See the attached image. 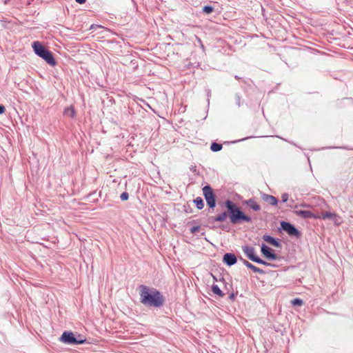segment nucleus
<instances>
[{
	"instance_id": "nucleus-4",
	"label": "nucleus",
	"mask_w": 353,
	"mask_h": 353,
	"mask_svg": "<svg viewBox=\"0 0 353 353\" xmlns=\"http://www.w3.org/2000/svg\"><path fill=\"white\" fill-rule=\"evenodd\" d=\"M60 341L65 344L80 345L83 344L86 341V339L80 334L76 337L73 332L65 331L60 337Z\"/></svg>"
},
{
	"instance_id": "nucleus-26",
	"label": "nucleus",
	"mask_w": 353,
	"mask_h": 353,
	"mask_svg": "<svg viewBox=\"0 0 353 353\" xmlns=\"http://www.w3.org/2000/svg\"><path fill=\"white\" fill-rule=\"evenodd\" d=\"M236 103L239 108L241 106V96L239 94H235Z\"/></svg>"
},
{
	"instance_id": "nucleus-8",
	"label": "nucleus",
	"mask_w": 353,
	"mask_h": 353,
	"mask_svg": "<svg viewBox=\"0 0 353 353\" xmlns=\"http://www.w3.org/2000/svg\"><path fill=\"white\" fill-rule=\"evenodd\" d=\"M242 250L245 255L252 261H254L255 259L258 257L256 254V250L254 247L250 245H243Z\"/></svg>"
},
{
	"instance_id": "nucleus-28",
	"label": "nucleus",
	"mask_w": 353,
	"mask_h": 353,
	"mask_svg": "<svg viewBox=\"0 0 353 353\" xmlns=\"http://www.w3.org/2000/svg\"><path fill=\"white\" fill-rule=\"evenodd\" d=\"M273 246L276 247V248H281V243L279 241L278 239H275V241L272 243V245Z\"/></svg>"
},
{
	"instance_id": "nucleus-2",
	"label": "nucleus",
	"mask_w": 353,
	"mask_h": 353,
	"mask_svg": "<svg viewBox=\"0 0 353 353\" xmlns=\"http://www.w3.org/2000/svg\"><path fill=\"white\" fill-rule=\"evenodd\" d=\"M140 302L146 307H161L164 305L165 298L156 288L145 285L139 286Z\"/></svg>"
},
{
	"instance_id": "nucleus-13",
	"label": "nucleus",
	"mask_w": 353,
	"mask_h": 353,
	"mask_svg": "<svg viewBox=\"0 0 353 353\" xmlns=\"http://www.w3.org/2000/svg\"><path fill=\"white\" fill-rule=\"evenodd\" d=\"M319 218L318 219H333L336 216L334 213H332L330 212H326L325 213H322L321 214H319Z\"/></svg>"
},
{
	"instance_id": "nucleus-25",
	"label": "nucleus",
	"mask_w": 353,
	"mask_h": 353,
	"mask_svg": "<svg viewBox=\"0 0 353 353\" xmlns=\"http://www.w3.org/2000/svg\"><path fill=\"white\" fill-rule=\"evenodd\" d=\"M120 198L122 201H126L129 198V194L128 192H124L121 194Z\"/></svg>"
},
{
	"instance_id": "nucleus-18",
	"label": "nucleus",
	"mask_w": 353,
	"mask_h": 353,
	"mask_svg": "<svg viewBox=\"0 0 353 353\" xmlns=\"http://www.w3.org/2000/svg\"><path fill=\"white\" fill-rule=\"evenodd\" d=\"M194 203L199 210H202L204 207V203L201 197H196L194 200Z\"/></svg>"
},
{
	"instance_id": "nucleus-31",
	"label": "nucleus",
	"mask_w": 353,
	"mask_h": 353,
	"mask_svg": "<svg viewBox=\"0 0 353 353\" xmlns=\"http://www.w3.org/2000/svg\"><path fill=\"white\" fill-rule=\"evenodd\" d=\"M5 107L0 104V114H3L5 112Z\"/></svg>"
},
{
	"instance_id": "nucleus-7",
	"label": "nucleus",
	"mask_w": 353,
	"mask_h": 353,
	"mask_svg": "<svg viewBox=\"0 0 353 353\" xmlns=\"http://www.w3.org/2000/svg\"><path fill=\"white\" fill-rule=\"evenodd\" d=\"M261 252L268 260H276L279 258L278 255L274 253V251L264 243H262L261 246Z\"/></svg>"
},
{
	"instance_id": "nucleus-38",
	"label": "nucleus",
	"mask_w": 353,
	"mask_h": 353,
	"mask_svg": "<svg viewBox=\"0 0 353 353\" xmlns=\"http://www.w3.org/2000/svg\"><path fill=\"white\" fill-rule=\"evenodd\" d=\"M288 142H289L290 143H291V144H292V145H295V146L298 147V146H297V145H296V143H293V142H290V141H288Z\"/></svg>"
},
{
	"instance_id": "nucleus-9",
	"label": "nucleus",
	"mask_w": 353,
	"mask_h": 353,
	"mask_svg": "<svg viewBox=\"0 0 353 353\" xmlns=\"http://www.w3.org/2000/svg\"><path fill=\"white\" fill-rule=\"evenodd\" d=\"M294 213L302 219H319V214H314L310 210H295Z\"/></svg>"
},
{
	"instance_id": "nucleus-39",
	"label": "nucleus",
	"mask_w": 353,
	"mask_h": 353,
	"mask_svg": "<svg viewBox=\"0 0 353 353\" xmlns=\"http://www.w3.org/2000/svg\"><path fill=\"white\" fill-rule=\"evenodd\" d=\"M234 78H235V79H240V78H239L238 76H236V75L234 77Z\"/></svg>"
},
{
	"instance_id": "nucleus-27",
	"label": "nucleus",
	"mask_w": 353,
	"mask_h": 353,
	"mask_svg": "<svg viewBox=\"0 0 353 353\" xmlns=\"http://www.w3.org/2000/svg\"><path fill=\"white\" fill-rule=\"evenodd\" d=\"M289 195L288 193H283L281 195V201L283 203L286 202L288 200Z\"/></svg>"
},
{
	"instance_id": "nucleus-17",
	"label": "nucleus",
	"mask_w": 353,
	"mask_h": 353,
	"mask_svg": "<svg viewBox=\"0 0 353 353\" xmlns=\"http://www.w3.org/2000/svg\"><path fill=\"white\" fill-rule=\"evenodd\" d=\"M63 114L72 118L75 116V110L72 106H70L64 110Z\"/></svg>"
},
{
	"instance_id": "nucleus-15",
	"label": "nucleus",
	"mask_w": 353,
	"mask_h": 353,
	"mask_svg": "<svg viewBox=\"0 0 353 353\" xmlns=\"http://www.w3.org/2000/svg\"><path fill=\"white\" fill-rule=\"evenodd\" d=\"M254 262L259 263V264H262V265H264L268 266V267H272V268L277 267L276 265L271 263H268V262L261 259L259 256L255 259V261Z\"/></svg>"
},
{
	"instance_id": "nucleus-30",
	"label": "nucleus",
	"mask_w": 353,
	"mask_h": 353,
	"mask_svg": "<svg viewBox=\"0 0 353 353\" xmlns=\"http://www.w3.org/2000/svg\"><path fill=\"white\" fill-rule=\"evenodd\" d=\"M298 207H301V208H309L310 207V205L307 204V203H301L299 205H295V208H297Z\"/></svg>"
},
{
	"instance_id": "nucleus-29",
	"label": "nucleus",
	"mask_w": 353,
	"mask_h": 353,
	"mask_svg": "<svg viewBox=\"0 0 353 353\" xmlns=\"http://www.w3.org/2000/svg\"><path fill=\"white\" fill-rule=\"evenodd\" d=\"M199 230H200L199 226H194L190 228V232H191V233L194 234L196 232H198Z\"/></svg>"
},
{
	"instance_id": "nucleus-33",
	"label": "nucleus",
	"mask_w": 353,
	"mask_h": 353,
	"mask_svg": "<svg viewBox=\"0 0 353 353\" xmlns=\"http://www.w3.org/2000/svg\"><path fill=\"white\" fill-rule=\"evenodd\" d=\"M190 170L193 172H195L196 171V168L195 165H192L190 168Z\"/></svg>"
},
{
	"instance_id": "nucleus-24",
	"label": "nucleus",
	"mask_w": 353,
	"mask_h": 353,
	"mask_svg": "<svg viewBox=\"0 0 353 353\" xmlns=\"http://www.w3.org/2000/svg\"><path fill=\"white\" fill-rule=\"evenodd\" d=\"M291 303L293 305L301 306L303 305V301H302V299H301L299 298H295L291 301Z\"/></svg>"
},
{
	"instance_id": "nucleus-1",
	"label": "nucleus",
	"mask_w": 353,
	"mask_h": 353,
	"mask_svg": "<svg viewBox=\"0 0 353 353\" xmlns=\"http://www.w3.org/2000/svg\"><path fill=\"white\" fill-rule=\"evenodd\" d=\"M224 205L227 208V212L224 211L216 216H212L210 219L212 222H223L228 216H229L230 223L234 225L242 222L250 223L252 221V218L244 214L241 208L231 200H226Z\"/></svg>"
},
{
	"instance_id": "nucleus-37",
	"label": "nucleus",
	"mask_w": 353,
	"mask_h": 353,
	"mask_svg": "<svg viewBox=\"0 0 353 353\" xmlns=\"http://www.w3.org/2000/svg\"><path fill=\"white\" fill-rule=\"evenodd\" d=\"M252 265V264L251 263H250L249 261L248 262V263L246 264V267L250 269L251 268V266Z\"/></svg>"
},
{
	"instance_id": "nucleus-32",
	"label": "nucleus",
	"mask_w": 353,
	"mask_h": 353,
	"mask_svg": "<svg viewBox=\"0 0 353 353\" xmlns=\"http://www.w3.org/2000/svg\"><path fill=\"white\" fill-rule=\"evenodd\" d=\"M77 3L79 4H83L86 2V0H75Z\"/></svg>"
},
{
	"instance_id": "nucleus-21",
	"label": "nucleus",
	"mask_w": 353,
	"mask_h": 353,
	"mask_svg": "<svg viewBox=\"0 0 353 353\" xmlns=\"http://www.w3.org/2000/svg\"><path fill=\"white\" fill-rule=\"evenodd\" d=\"M263 239L270 245H272V243L275 241L276 239L271 236L270 235L265 234L263 236Z\"/></svg>"
},
{
	"instance_id": "nucleus-35",
	"label": "nucleus",
	"mask_w": 353,
	"mask_h": 353,
	"mask_svg": "<svg viewBox=\"0 0 353 353\" xmlns=\"http://www.w3.org/2000/svg\"><path fill=\"white\" fill-rule=\"evenodd\" d=\"M206 91H207L208 97H209L210 96L211 91H210L209 89L206 90ZM209 101H210V99H209V98H208V101L209 102Z\"/></svg>"
},
{
	"instance_id": "nucleus-41",
	"label": "nucleus",
	"mask_w": 353,
	"mask_h": 353,
	"mask_svg": "<svg viewBox=\"0 0 353 353\" xmlns=\"http://www.w3.org/2000/svg\"><path fill=\"white\" fill-rule=\"evenodd\" d=\"M248 138H245V139H241V141H243L245 139H247Z\"/></svg>"
},
{
	"instance_id": "nucleus-20",
	"label": "nucleus",
	"mask_w": 353,
	"mask_h": 353,
	"mask_svg": "<svg viewBox=\"0 0 353 353\" xmlns=\"http://www.w3.org/2000/svg\"><path fill=\"white\" fill-rule=\"evenodd\" d=\"M203 12L205 14H210L214 10V8L212 6L210 5H206L203 7L202 8Z\"/></svg>"
},
{
	"instance_id": "nucleus-22",
	"label": "nucleus",
	"mask_w": 353,
	"mask_h": 353,
	"mask_svg": "<svg viewBox=\"0 0 353 353\" xmlns=\"http://www.w3.org/2000/svg\"><path fill=\"white\" fill-rule=\"evenodd\" d=\"M97 28H101L103 29L104 31H108V30L107 28H105L103 26H101V25H99L97 23H92V25L89 27V30H94Z\"/></svg>"
},
{
	"instance_id": "nucleus-23",
	"label": "nucleus",
	"mask_w": 353,
	"mask_h": 353,
	"mask_svg": "<svg viewBox=\"0 0 353 353\" xmlns=\"http://www.w3.org/2000/svg\"><path fill=\"white\" fill-rule=\"evenodd\" d=\"M250 269L252 270L255 273H259V274H263L265 273L264 270L254 265L253 264Z\"/></svg>"
},
{
	"instance_id": "nucleus-5",
	"label": "nucleus",
	"mask_w": 353,
	"mask_h": 353,
	"mask_svg": "<svg viewBox=\"0 0 353 353\" xmlns=\"http://www.w3.org/2000/svg\"><path fill=\"white\" fill-rule=\"evenodd\" d=\"M204 198L210 208L214 209L216 206L215 194L210 185H207L203 188Z\"/></svg>"
},
{
	"instance_id": "nucleus-36",
	"label": "nucleus",
	"mask_w": 353,
	"mask_h": 353,
	"mask_svg": "<svg viewBox=\"0 0 353 353\" xmlns=\"http://www.w3.org/2000/svg\"><path fill=\"white\" fill-rule=\"evenodd\" d=\"M229 298H230V299H232V300L234 299V298H235V295H234V294L232 293V294L230 295Z\"/></svg>"
},
{
	"instance_id": "nucleus-6",
	"label": "nucleus",
	"mask_w": 353,
	"mask_h": 353,
	"mask_svg": "<svg viewBox=\"0 0 353 353\" xmlns=\"http://www.w3.org/2000/svg\"><path fill=\"white\" fill-rule=\"evenodd\" d=\"M281 228L286 232L290 236L299 237L301 232L292 223L286 221L281 223Z\"/></svg>"
},
{
	"instance_id": "nucleus-10",
	"label": "nucleus",
	"mask_w": 353,
	"mask_h": 353,
	"mask_svg": "<svg viewBox=\"0 0 353 353\" xmlns=\"http://www.w3.org/2000/svg\"><path fill=\"white\" fill-rule=\"evenodd\" d=\"M223 261L228 266H232L236 263L237 258L232 253H225L223 255Z\"/></svg>"
},
{
	"instance_id": "nucleus-14",
	"label": "nucleus",
	"mask_w": 353,
	"mask_h": 353,
	"mask_svg": "<svg viewBox=\"0 0 353 353\" xmlns=\"http://www.w3.org/2000/svg\"><path fill=\"white\" fill-rule=\"evenodd\" d=\"M212 292L219 297H223L225 296V294L223 292V291L216 284H213L212 285Z\"/></svg>"
},
{
	"instance_id": "nucleus-19",
	"label": "nucleus",
	"mask_w": 353,
	"mask_h": 353,
	"mask_svg": "<svg viewBox=\"0 0 353 353\" xmlns=\"http://www.w3.org/2000/svg\"><path fill=\"white\" fill-rule=\"evenodd\" d=\"M223 146L221 143L214 142L210 145V149L213 152H219L222 149Z\"/></svg>"
},
{
	"instance_id": "nucleus-3",
	"label": "nucleus",
	"mask_w": 353,
	"mask_h": 353,
	"mask_svg": "<svg viewBox=\"0 0 353 353\" xmlns=\"http://www.w3.org/2000/svg\"><path fill=\"white\" fill-rule=\"evenodd\" d=\"M32 47L34 53L44 59L49 65L54 66L56 65V61L52 53L44 47L39 41H34Z\"/></svg>"
},
{
	"instance_id": "nucleus-11",
	"label": "nucleus",
	"mask_w": 353,
	"mask_h": 353,
	"mask_svg": "<svg viewBox=\"0 0 353 353\" xmlns=\"http://www.w3.org/2000/svg\"><path fill=\"white\" fill-rule=\"evenodd\" d=\"M243 204L254 211H259L261 210V206L253 199L245 200L243 201Z\"/></svg>"
},
{
	"instance_id": "nucleus-34",
	"label": "nucleus",
	"mask_w": 353,
	"mask_h": 353,
	"mask_svg": "<svg viewBox=\"0 0 353 353\" xmlns=\"http://www.w3.org/2000/svg\"><path fill=\"white\" fill-rule=\"evenodd\" d=\"M240 260L242 261V263H243V265H245L246 266V264L248 263V261L243 259L242 257L240 258Z\"/></svg>"
},
{
	"instance_id": "nucleus-40",
	"label": "nucleus",
	"mask_w": 353,
	"mask_h": 353,
	"mask_svg": "<svg viewBox=\"0 0 353 353\" xmlns=\"http://www.w3.org/2000/svg\"><path fill=\"white\" fill-rule=\"evenodd\" d=\"M329 148L332 149V148H339L338 147H330Z\"/></svg>"
},
{
	"instance_id": "nucleus-12",
	"label": "nucleus",
	"mask_w": 353,
	"mask_h": 353,
	"mask_svg": "<svg viewBox=\"0 0 353 353\" xmlns=\"http://www.w3.org/2000/svg\"><path fill=\"white\" fill-rule=\"evenodd\" d=\"M261 198L265 202L270 204L271 205L274 206L278 203L277 199L274 196L267 194H262Z\"/></svg>"
},
{
	"instance_id": "nucleus-16",
	"label": "nucleus",
	"mask_w": 353,
	"mask_h": 353,
	"mask_svg": "<svg viewBox=\"0 0 353 353\" xmlns=\"http://www.w3.org/2000/svg\"><path fill=\"white\" fill-rule=\"evenodd\" d=\"M254 262L259 263V264H262V265H264L268 266V267H272V268L277 267L276 265L271 263H268V262L261 259L259 256L255 259V261Z\"/></svg>"
}]
</instances>
